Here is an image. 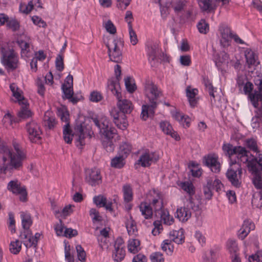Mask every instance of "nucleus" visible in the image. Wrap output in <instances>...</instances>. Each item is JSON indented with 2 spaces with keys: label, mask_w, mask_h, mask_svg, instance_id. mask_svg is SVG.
<instances>
[{
  "label": "nucleus",
  "mask_w": 262,
  "mask_h": 262,
  "mask_svg": "<svg viewBox=\"0 0 262 262\" xmlns=\"http://www.w3.org/2000/svg\"><path fill=\"white\" fill-rule=\"evenodd\" d=\"M28 138L31 142L36 143L41 139L42 134L39 125L34 120L28 122L26 124Z\"/></svg>",
  "instance_id": "9"
},
{
  "label": "nucleus",
  "mask_w": 262,
  "mask_h": 262,
  "mask_svg": "<svg viewBox=\"0 0 262 262\" xmlns=\"http://www.w3.org/2000/svg\"><path fill=\"white\" fill-rule=\"evenodd\" d=\"M242 172L243 170L239 162L236 160L231 159L230 167L227 170L226 176L231 184L236 188L241 186Z\"/></svg>",
  "instance_id": "3"
},
{
  "label": "nucleus",
  "mask_w": 262,
  "mask_h": 262,
  "mask_svg": "<svg viewBox=\"0 0 262 262\" xmlns=\"http://www.w3.org/2000/svg\"><path fill=\"white\" fill-rule=\"evenodd\" d=\"M249 260L250 262H262V251H258L254 255L250 256Z\"/></svg>",
  "instance_id": "64"
},
{
  "label": "nucleus",
  "mask_w": 262,
  "mask_h": 262,
  "mask_svg": "<svg viewBox=\"0 0 262 262\" xmlns=\"http://www.w3.org/2000/svg\"><path fill=\"white\" fill-rule=\"evenodd\" d=\"M203 163L214 173H218L221 170V165L218 157L213 155H209L203 158Z\"/></svg>",
  "instance_id": "13"
},
{
  "label": "nucleus",
  "mask_w": 262,
  "mask_h": 262,
  "mask_svg": "<svg viewBox=\"0 0 262 262\" xmlns=\"http://www.w3.org/2000/svg\"><path fill=\"white\" fill-rule=\"evenodd\" d=\"M124 80L127 91L130 93H133L136 89V86L135 83L132 81L131 77H127L125 78Z\"/></svg>",
  "instance_id": "57"
},
{
  "label": "nucleus",
  "mask_w": 262,
  "mask_h": 262,
  "mask_svg": "<svg viewBox=\"0 0 262 262\" xmlns=\"http://www.w3.org/2000/svg\"><path fill=\"white\" fill-rule=\"evenodd\" d=\"M182 188L187 192L190 195L192 196L194 193V187L191 183L189 182H184L182 184Z\"/></svg>",
  "instance_id": "58"
},
{
  "label": "nucleus",
  "mask_w": 262,
  "mask_h": 262,
  "mask_svg": "<svg viewBox=\"0 0 262 262\" xmlns=\"http://www.w3.org/2000/svg\"><path fill=\"white\" fill-rule=\"evenodd\" d=\"M43 119L45 125L50 129L53 128L56 123L55 118L50 116V112H46Z\"/></svg>",
  "instance_id": "44"
},
{
  "label": "nucleus",
  "mask_w": 262,
  "mask_h": 262,
  "mask_svg": "<svg viewBox=\"0 0 262 262\" xmlns=\"http://www.w3.org/2000/svg\"><path fill=\"white\" fill-rule=\"evenodd\" d=\"M0 153L2 155V159L4 162V170L5 171L7 169L6 162L10 161L12 154L8 146H2L0 148Z\"/></svg>",
  "instance_id": "33"
},
{
  "label": "nucleus",
  "mask_w": 262,
  "mask_h": 262,
  "mask_svg": "<svg viewBox=\"0 0 262 262\" xmlns=\"http://www.w3.org/2000/svg\"><path fill=\"white\" fill-rule=\"evenodd\" d=\"M171 7L176 13H179L186 7V2L184 0H176L171 3Z\"/></svg>",
  "instance_id": "47"
},
{
  "label": "nucleus",
  "mask_w": 262,
  "mask_h": 262,
  "mask_svg": "<svg viewBox=\"0 0 262 262\" xmlns=\"http://www.w3.org/2000/svg\"><path fill=\"white\" fill-rule=\"evenodd\" d=\"M21 249V243L18 239L11 242L9 249L12 253L17 254L20 252Z\"/></svg>",
  "instance_id": "50"
},
{
  "label": "nucleus",
  "mask_w": 262,
  "mask_h": 262,
  "mask_svg": "<svg viewBox=\"0 0 262 262\" xmlns=\"http://www.w3.org/2000/svg\"><path fill=\"white\" fill-rule=\"evenodd\" d=\"M76 133L78 135V138L76 141L77 146H83L85 144L84 139L85 138L84 128L82 126V123L81 122H77L74 127Z\"/></svg>",
  "instance_id": "25"
},
{
  "label": "nucleus",
  "mask_w": 262,
  "mask_h": 262,
  "mask_svg": "<svg viewBox=\"0 0 262 262\" xmlns=\"http://www.w3.org/2000/svg\"><path fill=\"white\" fill-rule=\"evenodd\" d=\"M144 91L149 99L150 104H153L154 103L157 106L158 99L162 95L158 86L149 79L146 80L144 84Z\"/></svg>",
  "instance_id": "7"
},
{
  "label": "nucleus",
  "mask_w": 262,
  "mask_h": 262,
  "mask_svg": "<svg viewBox=\"0 0 262 262\" xmlns=\"http://www.w3.org/2000/svg\"><path fill=\"white\" fill-rule=\"evenodd\" d=\"M61 89L64 94V96H62L64 99H70L74 94L73 86H61Z\"/></svg>",
  "instance_id": "61"
},
{
  "label": "nucleus",
  "mask_w": 262,
  "mask_h": 262,
  "mask_svg": "<svg viewBox=\"0 0 262 262\" xmlns=\"http://www.w3.org/2000/svg\"><path fill=\"white\" fill-rule=\"evenodd\" d=\"M86 182L92 186H95L101 182V176L100 171L96 168L87 169L85 170Z\"/></svg>",
  "instance_id": "12"
},
{
  "label": "nucleus",
  "mask_w": 262,
  "mask_h": 262,
  "mask_svg": "<svg viewBox=\"0 0 262 262\" xmlns=\"http://www.w3.org/2000/svg\"><path fill=\"white\" fill-rule=\"evenodd\" d=\"M126 227L129 234H133L137 230V227L135 221L132 216L128 219L125 223Z\"/></svg>",
  "instance_id": "49"
},
{
  "label": "nucleus",
  "mask_w": 262,
  "mask_h": 262,
  "mask_svg": "<svg viewBox=\"0 0 262 262\" xmlns=\"http://www.w3.org/2000/svg\"><path fill=\"white\" fill-rule=\"evenodd\" d=\"M245 146L250 152L257 153L259 152V148L257 145L256 140L253 138L247 139L245 141Z\"/></svg>",
  "instance_id": "34"
},
{
  "label": "nucleus",
  "mask_w": 262,
  "mask_h": 262,
  "mask_svg": "<svg viewBox=\"0 0 262 262\" xmlns=\"http://www.w3.org/2000/svg\"><path fill=\"white\" fill-rule=\"evenodd\" d=\"M222 148L226 155L230 158V160L231 159V156L236 155L238 161L247 164V162L246 161L247 159L249 158V156L252 154L249 152V150L246 149L245 146H233L229 143L223 144Z\"/></svg>",
  "instance_id": "2"
},
{
  "label": "nucleus",
  "mask_w": 262,
  "mask_h": 262,
  "mask_svg": "<svg viewBox=\"0 0 262 262\" xmlns=\"http://www.w3.org/2000/svg\"><path fill=\"white\" fill-rule=\"evenodd\" d=\"M256 110L254 111L255 115L252 118L251 126L254 129H257L259 127V124L262 122V105L260 106L258 105L255 107Z\"/></svg>",
  "instance_id": "30"
},
{
  "label": "nucleus",
  "mask_w": 262,
  "mask_h": 262,
  "mask_svg": "<svg viewBox=\"0 0 262 262\" xmlns=\"http://www.w3.org/2000/svg\"><path fill=\"white\" fill-rule=\"evenodd\" d=\"M93 122L105 138L113 139L116 134V129L111 126V123L107 117L104 116L99 119L94 118Z\"/></svg>",
  "instance_id": "5"
},
{
  "label": "nucleus",
  "mask_w": 262,
  "mask_h": 262,
  "mask_svg": "<svg viewBox=\"0 0 262 262\" xmlns=\"http://www.w3.org/2000/svg\"><path fill=\"white\" fill-rule=\"evenodd\" d=\"M108 52H115L122 51L124 47V41L120 37H115L112 41L106 44Z\"/></svg>",
  "instance_id": "24"
},
{
  "label": "nucleus",
  "mask_w": 262,
  "mask_h": 262,
  "mask_svg": "<svg viewBox=\"0 0 262 262\" xmlns=\"http://www.w3.org/2000/svg\"><path fill=\"white\" fill-rule=\"evenodd\" d=\"M140 241L137 239L129 240L128 243V250L130 253H136L140 249Z\"/></svg>",
  "instance_id": "43"
},
{
  "label": "nucleus",
  "mask_w": 262,
  "mask_h": 262,
  "mask_svg": "<svg viewBox=\"0 0 262 262\" xmlns=\"http://www.w3.org/2000/svg\"><path fill=\"white\" fill-rule=\"evenodd\" d=\"M199 31L202 34H206L209 30V24L204 19H201L198 24Z\"/></svg>",
  "instance_id": "55"
},
{
  "label": "nucleus",
  "mask_w": 262,
  "mask_h": 262,
  "mask_svg": "<svg viewBox=\"0 0 262 262\" xmlns=\"http://www.w3.org/2000/svg\"><path fill=\"white\" fill-rule=\"evenodd\" d=\"M191 216V211L188 210L186 207H180L177 210L176 217L180 221L185 222L188 220Z\"/></svg>",
  "instance_id": "28"
},
{
  "label": "nucleus",
  "mask_w": 262,
  "mask_h": 262,
  "mask_svg": "<svg viewBox=\"0 0 262 262\" xmlns=\"http://www.w3.org/2000/svg\"><path fill=\"white\" fill-rule=\"evenodd\" d=\"M2 63L8 71H14L19 66L18 56L13 49L1 48Z\"/></svg>",
  "instance_id": "4"
},
{
  "label": "nucleus",
  "mask_w": 262,
  "mask_h": 262,
  "mask_svg": "<svg viewBox=\"0 0 262 262\" xmlns=\"http://www.w3.org/2000/svg\"><path fill=\"white\" fill-rule=\"evenodd\" d=\"M108 56L110 60L114 62L119 63L122 59V52L115 51V52H108Z\"/></svg>",
  "instance_id": "48"
},
{
  "label": "nucleus",
  "mask_w": 262,
  "mask_h": 262,
  "mask_svg": "<svg viewBox=\"0 0 262 262\" xmlns=\"http://www.w3.org/2000/svg\"><path fill=\"white\" fill-rule=\"evenodd\" d=\"M200 9L203 11L210 12L213 9L214 0H198Z\"/></svg>",
  "instance_id": "37"
},
{
  "label": "nucleus",
  "mask_w": 262,
  "mask_h": 262,
  "mask_svg": "<svg viewBox=\"0 0 262 262\" xmlns=\"http://www.w3.org/2000/svg\"><path fill=\"white\" fill-rule=\"evenodd\" d=\"M94 203L99 207H104L106 210L113 211L112 202L107 200L106 197L103 195L95 196L93 198Z\"/></svg>",
  "instance_id": "20"
},
{
  "label": "nucleus",
  "mask_w": 262,
  "mask_h": 262,
  "mask_svg": "<svg viewBox=\"0 0 262 262\" xmlns=\"http://www.w3.org/2000/svg\"><path fill=\"white\" fill-rule=\"evenodd\" d=\"M255 225L250 220H245L243 224L238 231V237L239 238L243 240L250 233L251 230H254Z\"/></svg>",
  "instance_id": "21"
},
{
  "label": "nucleus",
  "mask_w": 262,
  "mask_h": 262,
  "mask_svg": "<svg viewBox=\"0 0 262 262\" xmlns=\"http://www.w3.org/2000/svg\"><path fill=\"white\" fill-rule=\"evenodd\" d=\"M157 106L155 104L143 105L141 118L143 120H146L149 117L153 116L155 114V110Z\"/></svg>",
  "instance_id": "29"
},
{
  "label": "nucleus",
  "mask_w": 262,
  "mask_h": 262,
  "mask_svg": "<svg viewBox=\"0 0 262 262\" xmlns=\"http://www.w3.org/2000/svg\"><path fill=\"white\" fill-rule=\"evenodd\" d=\"M20 217L23 229H30V227L32 224V220L30 214L22 212L20 214Z\"/></svg>",
  "instance_id": "39"
},
{
  "label": "nucleus",
  "mask_w": 262,
  "mask_h": 262,
  "mask_svg": "<svg viewBox=\"0 0 262 262\" xmlns=\"http://www.w3.org/2000/svg\"><path fill=\"white\" fill-rule=\"evenodd\" d=\"M57 115L60 118L61 120L66 123L63 129L64 141L68 144L71 143L72 140V137L73 135L71 136L72 130L70 128L69 112L66 107H60L58 108Z\"/></svg>",
  "instance_id": "6"
},
{
  "label": "nucleus",
  "mask_w": 262,
  "mask_h": 262,
  "mask_svg": "<svg viewBox=\"0 0 262 262\" xmlns=\"http://www.w3.org/2000/svg\"><path fill=\"white\" fill-rule=\"evenodd\" d=\"M204 83L210 96L214 99V102H215V98L216 95H215V91L214 90L212 83L208 78H204Z\"/></svg>",
  "instance_id": "52"
},
{
  "label": "nucleus",
  "mask_w": 262,
  "mask_h": 262,
  "mask_svg": "<svg viewBox=\"0 0 262 262\" xmlns=\"http://www.w3.org/2000/svg\"><path fill=\"white\" fill-rule=\"evenodd\" d=\"M251 203L253 206L260 208L262 206V194L260 192L254 194Z\"/></svg>",
  "instance_id": "53"
},
{
  "label": "nucleus",
  "mask_w": 262,
  "mask_h": 262,
  "mask_svg": "<svg viewBox=\"0 0 262 262\" xmlns=\"http://www.w3.org/2000/svg\"><path fill=\"white\" fill-rule=\"evenodd\" d=\"M249 156L246 161L247 162V167L251 168L252 166L253 168L262 170V152L259 150L258 152L256 153L255 156L251 154Z\"/></svg>",
  "instance_id": "14"
},
{
  "label": "nucleus",
  "mask_w": 262,
  "mask_h": 262,
  "mask_svg": "<svg viewBox=\"0 0 262 262\" xmlns=\"http://www.w3.org/2000/svg\"><path fill=\"white\" fill-rule=\"evenodd\" d=\"M125 158L124 157L120 155L116 156L111 160V166L115 168H121L125 164Z\"/></svg>",
  "instance_id": "40"
},
{
  "label": "nucleus",
  "mask_w": 262,
  "mask_h": 262,
  "mask_svg": "<svg viewBox=\"0 0 262 262\" xmlns=\"http://www.w3.org/2000/svg\"><path fill=\"white\" fill-rule=\"evenodd\" d=\"M186 91L190 106L192 107H195L199 100V98L196 97L198 94V90L196 89H192L189 86L187 87Z\"/></svg>",
  "instance_id": "27"
},
{
  "label": "nucleus",
  "mask_w": 262,
  "mask_h": 262,
  "mask_svg": "<svg viewBox=\"0 0 262 262\" xmlns=\"http://www.w3.org/2000/svg\"><path fill=\"white\" fill-rule=\"evenodd\" d=\"M122 192L123 194L124 201L125 203H129L133 200V190L131 186L129 184H125L123 186Z\"/></svg>",
  "instance_id": "35"
},
{
  "label": "nucleus",
  "mask_w": 262,
  "mask_h": 262,
  "mask_svg": "<svg viewBox=\"0 0 262 262\" xmlns=\"http://www.w3.org/2000/svg\"><path fill=\"white\" fill-rule=\"evenodd\" d=\"M169 239L171 242H174L178 244H181L184 242L185 236L183 229L179 230H173L169 232Z\"/></svg>",
  "instance_id": "26"
},
{
  "label": "nucleus",
  "mask_w": 262,
  "mask_h": 262,
  "mask_svg": "<svg viewBox=\"0 0 262 262\" xmlns=\"http://www.w3.org/2000/svg\"><path fill=\"white\" fill-rule=\"evenodd\" d=\"M159 159V155L156 152L148 151L140 156L138 163L144 167H149L152 163L156 162Z\"/></svg>",
  "instance_id": "11"
},
{
  "label": "nucleus",
  "mask_w": 262,
  "mask_h": 262,
  "mask_svg": "<svg viewBox=\"0 0 262 262\" xmlns=\"http://www.w3.org/2000/svg\"><path fill=\"white\" fill-rule=\"evenodd\" d=\"M20 110L18 112V116L23 119H25L32 117V113L28 108L27 102L23 103Z\"/></svg>",
  "instance_id": "36"
},
{
  "label": "nucleus",
  "mask_w": 262,
  "mask_h": 262,
  "mask_svg": "<svg viewBox=\"0 0 262 262\" xmlns=\"http://www.w3.org/2000/svg\"><path fill=\"white\" fill-rule=\"evenodd\" d=\"M105 139L102 142L103 147L107 152H112L114 150V146L112 140V139L105 138Z\"/></svg>",
  "instance_id": "60"
},
{
  "label": "nucleus",
  "mask_w": 262,
  "mask_h": 262,
  "mask_svg": "<svg viewBox=\"0 0 262 262\" xmlns=\"http://www.w3.org/2000/svg\"><path fill=\"white\" fill-rule=\"evenodd\" d=\"M206 181L207 184L206 185L212 190H215L216 191H219L221 189L222 184L219 180L215 179L213 180L211 178H207Z\"/></svg>",
  "instance_id": "41"
},
{
  "label": "nucleus",
  "mask_w": 262,
  "mask_h": 262,
  "mask_svg": "<svg viewBox=\"0 0 262 262\" xmlns=\"http://www.w3.org/2000/svg\"><path fill=\"white\" fill-rule=\"evenodd\" d=\"M227 247L231 256L238 254V248L235 241L229 239L227 242Z\"/></svg>",
  "instance_id": "46"
},
{
  "label": "nucleus",
  "mask_w": 262,
  "mask_h": 262,
  "mask_svg": "<svg viewBox=\"0 0 262 262\" xmlns=\"http://www.w3.org/2000/svg\"><path fill=\"white\" fill-rule=\"evenodd\" d=\"M55 64L56 69L61 72L64 69V64H63V55L59 54L55 60Z\"/></svg>",
  "instance_id": "62"
},
{
  "label": "nucleus",
  "mask_w": 262,
  "mask_h": 262,
  "mask_svg": "<svg viewBox=\"0 0 262 262\" xmlns=\"http://www.w3.org/2000/svg\"><path fill=\"white\" fill-rule=\"evenodd\" d=\"M7 188L13 194L19 195V200L21 202H25L27 201L28 193L26 188L25 186L21 185L17 180L10 181L7 185Z\"/></svg>",
  "instance_id": "8"
},
{
  "label": "nucleus",
  "mask_w": 262,
  "mask_h": 262,
  "mask_svg": "<svg viewBox=\"0 0 262 262\" xmlns=\"http://www.w3.org/2000/svg\"><path fill=\"white\" fill-rule=\"evenodd\" d=\"M19 237L23 240V242L27 248L35 244V242L32 239V233L30 229H24L23 231L20 232Z\"/></svg>",
  "instance_id": "23"
},
{
  "label": "nucleus",
  "mask_w": 262,
  "mask_h": 262,
  "mask_svg": "<svg viewBox=\"0 0 262 262\" xmlns=\"http://www.w3.org/2000/svg\"><path fill=\"white\" fill-rule=\"evenodd\" d=\"M160 126L165 134L170 135L176 140L180 139V137L178 134L173 130L172 126L169 122L167 121L162 122L160 124Z\"/></svg>",
  "instance_id": "31"
},
{
  "label": "nucleus",
  "mask_w": 262,
  "mask_h": 262,
  "mask_svg": "<svg viewBox=\"0 0 262 262\" xmlns=\"http://www.w3.org/2000/svg\"><path fill=\"white\" fill-rule=\"evenodd\" d=\"M131 150L132 145L128 142H123L120 146L119 155L126 158L130 152Z\"/></svg>",
  "instance_id": "45"
},
{
  "label": "nucleus",
  "mask_w": 262,
  "mask_h": 262,
  "mask_svg": "<svg viewBox=\"0 0 262 262\" xmlns=\"http://www.w3.org/2000/svg\"><path fill=\"white\" fill-rule=\"evenodd\" d=\"M187 204L186 206V208L189 210H192L194 212H200L201 208L198 201L194 199L192 196H189L187 200Z\"/></svg>",
  "instance_id": "38"
},
{
  "label": "nucleus",
  "mask_w": 262,
  "mask_h": 262,
  "mask_svg": "<svg viewBox=\"0 0 262 262\" xmlns=\"http://www.w3.org/2000/svg\"><path fill=\"white\" fill-rule=\"evenodd\" d=\"M151 262H164V259L160 252H155L150 255Z\"/></svg>",
  "instance_id": "63"
},
{
  "label": "nucleus",
  "mask_w": 262,
  "mask_h": 262,
  "mask_svg": "<svg viewBox=\"0 0 262 262\" xmlns=\"http://www.w3.org/2000/svg\"><path fill=\"white\" fill-rule=\"evenodd\" d=\"M107 90L115 96L117 99L121 98V88L117 78H111L108 80Z\"/></svg>",
  "instance_id": "15"
},
{
  "label": "nucleus",
  "mask_w": 262,
  "mask_h": 262,
  "mask_svg": "<svg viewBox=\"0 0 262 262\" xmlns=\"http://www.w3.org/2000/svg\"><path fill=\"white\" fill-rule=\"evenodd\" d=\"M116 108H113L110 111V115L113 119V122L119 128L125 130L128 126V122L126 114H130L133 110L132 102L127 99H117Z\"/></svg>",
  "instance_id": "1"
},
{
  "label": "nucleus",
  "mask_w": 262,
  "mask_h": 262,
  "mask_svg": "<svg viewBox=\"0 0 262 262\" xmlns=\"http://www.w3.org/2000/svg\"><path fill=\"white\" fill-rule=\"evenodd\" d=\"M219 30L221 35V44L223 47L228 46L230 39H231L232 35L233 34L231 29L227 26H222L220 27Z\"/></svg>",
  "instance_id": "16"
},
{
  "label": "nucleus",
  "mask_w": 262,
  "mask_h": 262,
  "mask_svg": "<svg viewBox=\"0 0 262 262\" xmlns=\"http://www.w3.org/2000/svg\"><path fill=\"white\" fill-rule=\"evenodd\" d=\"M26 158L25 152H20L18 155H14L12 156L10 161V166L11 169H19L23 165V161Z\"/></svg>",
  "instance_id": "22"
},
{
  "label": "nucleus",
  "mask_w": 262,
  "mask_h": 262,
  "mask_svg": "<svg viewBox=\"0 0 262 262\" xmlns=\"http://www.w3.org/2000/svg\"><path fill=\"white\" fill-rule=\"evenodd\" d=\"M171 241L165 239L163 242V244H162V250L165 251L168 255H171L173 250V247L171 245Z\"/></svg>",
  "instance_id": "56"
},
{
  "label": "nucleus",
  "mask_w": 262,
  "mask_h": 262,
  "mask_svg": "<svg viewBox=\"0 0 262 262\" xmlns=\"http://www.w3.org/2000/svg\"><path fill=\"white\" fill-rule=\"evenodd\" d=\"M128 27L129 30V35L130 43L133 46H135L137 43L138 40L137 38V34L135 31L133 29L132 24H131L130 21L128 22Z\"/></svg>",
  "instance_id": "51"
},
{
  "label": "nucleus",
  "mask_w": 262,
  "mask_h": 262,
  "mask_svg": "<svg viewBox=\"0 0 262 262\" xmlns=\"http://www.w3.org/2000/svg\"><path fill=\"white\" fill-rule=\"evenodd\" d=\"M161 216L164 224L171 225L174 222L173 217L170 216L168 212L167 214H166L165 211H161Z\"/></svg>",
  "instance_id": "59"
},
{
  "label": "nucleus",
  "mask_w": 262,
  "mask_h": 262,
  "mask_svg": "<svg viewBox=\"0 0 262 262\" xmlns=\"http://www.w3.org/2000/svg\"><path fill=\"white\" fill-rule=\"evenodd\" d=\"M159 52L158 45L155 43L148 48L147 56L148 61L151 66H155L158 62V54Z\"/></svg>",
  "instance_id": "19"
},
{
  "label": "nucleus",
  "mask_w": 262,
  "mask_h": 262,
  "mask_svg": "<svg viewBox=\"0 0 262 262\" xmlns=\"http://www.w3.org/2000/svg\"><path fill=\"white\" fill-rule=\"evenodd\" d=\"M140 211L141 214L146 220H149L152 218L153 215L152 209L150 204L146 202H142L139 206Z\"/></svg>",
  "instance_id": "32"
},
{
  "label": "nucleus",
  "mask_w": 262,
  "mask_h": 262,
  "mask_svg": "<svg viewBox=\"0 0 262 262\" xmlns=\"http://www.w3.org/2000/svg\"><path fill=\"white\" fill-rule=\"evenodd\" d=\"M17 43L21 48V56L29 57L32 54L31 51V40L28 36L23 34L18 38Z\"/></svg>",
  "instance_id": "10"
},
{
  "label": "nucleus",
  "mask_w": 262,
  "mask_h": 262,
  "mask_svg": "<svg viewBox=\"0 0 262 262\" xmlns=\"http://www.w3.org/2000/svg\"><path fill=\"white\" fill-rule=\"evenodd\" d=\"M125 256V248H116L115 249L113 253V259L116 262H120L124 258Z\"/></svg>",
  "instance_id": "42"
},
{
  "label": "nucleus",
  "mask_w": 262,
  "mask_h": 262,
  "mask_svg": "<svg viewBox=\"0 0 262 262\" xmlns=\"http://www.w3.org/2000/svg\"><path fill=\"white\" fill-rule=\"evenodd\" d=\"M258 90H255L253 94L249 95V100L254 107H256L260 102L262 105V79L259 80L257 84Z\"/></svg>",
  "instance_id": "17"
},
{
  "label": "nucleus",
  "mask_w": 262,
  "mask_h": 262,
  "mask_svg": "<svg viewBox=\"0 0 262 262\" xmlns=\"http://www.w3.org/2000/svg\"><path fill=\"white\" fill-rule=\"evenodd\" d=\"M252 167L251 166V168L247 167V168L252 176L253 184L257 189H261L262 188V170Z\"/></svg>",
  "instance_id": "18"
},
{
  "label": "nucleus",
  "mask_w": 262,
  "mask_h": 262,
  "mask_svg": "<svg viewBox=\"0 0 262 262\" xmlns=\"http://www.w3.org/2000/svg\"><path fill=\"white\" fill-rule=\"evenodd\" d=\"M245 57L246 62L249 66L253 65L256 62L255 55L254 53L251 50H246L245 51Z\"/></svg>",
  "instance_id": "54"
}]
</instances>
